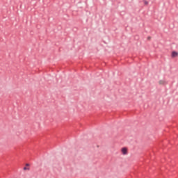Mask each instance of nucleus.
Here are the masks:
<instances>
[{
    "label": "nucleus",
    "mask_w": 178,
    "mask_h": 178,
    "mask_svg": "<svg viewBox=\"0 0 178 178\" xmlns=\"http://www.w3.org/2000/svg\"><path fill=\"white\" fill-rule=\"evenodd\" d=\"M147 39H148V40H150V39H151V38H150V37H148V38H147Z\"/></svg>",
    "instance_id": "0eeeda50"
},
{
    "label": "nucleus",
    "mask_w": 178,
    "mask_h": 178,
    "mask_svg": "<svg viewBox=\"0 0 178 178\" xmlns=\"http://www.w3.org/2000/svg\"><path fill=\"white\" fill-rule=\"evenodd\" d=\"M122 153L123 154V155H127V148L123 147L122 149Z\"/></svg>",
    "instance_id": "f257e3e1"
},
{
    "label": "nucleus",
    "mask_w": 178,
    "mask_h": 178,
    "mask_svg": "<svg viewBox=\"0 0 178 178\" xmlns=\"http://www.w3.org/2000/svg\"><path fill=\"white\" fill-rule=\"evenodd\" d=\"M175 56H177V52L173 51V52L172 53V58H175Z\"/></svg>",
    "instance_id": "f03ea898"
},
{
    "label": "nucleus",
    "mask_w": 178,
    "mask_h": 178,
    "mask_svg": "<svg viewBox=\"0 0 178 178\" xmlns=\"http://www.w3.org/2000/svg\"><path fill=\"white\" fill-rule=\"evenodd\" d=\"M144 2H145V5H148V1H144Z\"/></svg>",
    "instance_id": "39448f33"
},
{
    "label": "nucleus",
    "mask_w": 178,
    "mask_h": 178,
    "mask_svg": "<svg viewBox=\"0 0 178 178\" xmlns=\"http://www.w3.org/2000/svg\"><path fill=\"white\" fill-rule=\"evenodd\" d=\"M26 166H30V164L26 163Z\"/></svg>",
    "instance_id": "423d86ee"
},
{
    "label": "nucleus",
    "mask_w": 178,
    "mask_h": 178,
    "mask_svg": "<svg viewBox=\"0 0 178 178\" xmlns=\"http://www.w3.org/2000/svg\"><path fill=\"white\" fill-rule=\"evenodd\" d=\"M24 170H30V168H27V167H24Z\"/></svg>",
    "instance_id": "20e7f679"
},
{
    "label": "nucleus",
    "mask_w": 178,
    "mask_h": 178,
    "mask_svg": "<svg viewBox=\"0 0 178 178\" xmlns=\"http://www.w3.org/2000/svg\"><path fill=\"white\" fill-rule=\"evenodd\" d=\"M159 84H165V81H160Z\"/></svg>",
    "instance_id": "7ed1b4c3"
}]
</instances>
